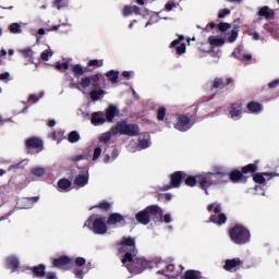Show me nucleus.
<instances>
[{"label": "nucleus", "mask_w": 279, "mask_h": 279, "mask_svg": "<svg viewBox=\"0 0 279 279\" xmlns=\"http://www.w3.org/2000/svg\"><path fill=\"white\" fill-rule=\"evenodd\" d=\"M20 53H22V57L27 59L29 62L34 60V50H31V48L22 49L20 50Z\"/></svg>", "instance_id": "obj_38"}, {"label": "nucleus", "mask_w": 279, "mask_h": 279, "mask_svg": "<svg viewBox=\"0 0 279 279\" xmlns=\"http://www.w3.org/2000/svg\"><path fill=\"white\" fill-rule=\"evenodd\" d=\"M162 216L163 209H161V207H158V205H149L144 210L135 214V220L142 226H147L151 220L161 221Z\"/></svg>", "instance_id": "obj_3"}, {"label": "nucleus", "mask_w": 279, "mask_h": 279, "mask_svg": "<svg viewBox=\"0 0 279 279\" xmlns=\"http://www.w3.org/2000/svg\"><path fill=\"white\" fill-rule=\"evenodd\" d=\"M233 82L234 81L232 80V77H227V78L216 77L214 78V82L210 83V89L222 90L223 88L232 85Z\"/></svg>", "instance_id": "obj_14"}, {"label": "nucleus", "mask_w": 279, "mask_h": 279, "mask_svg": "<svg viewBox=\"0 0 279 279\" xmlns=\"http://www.w3.org/2000/svg\"><path fill=\"white\" fill-rule=\"evenodd\" d=\"M123 17H128L130 15H140V7L137 5H125L123 7Z\"/></svg>", "instance_id": "obj_21"}, {"label": "nucleus", "mask_w": 279, "mask_h": 279, "mask_svg": "<svg viewBox=\"0 0 279 279\" xmlns=\"http://www.w3.org/2000/svg\"><path fill=\"white\" fill-rule=\"evenodd\" d=\"M111 140V136L109 134H102L101 136H99V142L101 143H109V141Z\"/></svg>", "instance_id": "obj_55"}, {"label": "nucleus", "mask_w": 279, "mask_h": 279, "mask_svg": "<svg viewBox=\"0 0 279 279\" xmlns=\"http://www.w3.org/2000/svg\"><path fill=\"white\" fill-rule=\"evenodd\" d=\"M52 267L57 269L68 270L73 267V258L61 256L52 259Z\"/></svg>", "instance_id": "obj_10"}, {"label": "nucleus", "mask_w": 279, "mask_h": 279, "mask_svg": "<svg viewBox=\"0 0 279 279\" xmlns=\"http://www.w3.org/2000/svg\"><path fill=\"white\" fill-rule=\"evenodd\" d=\"M7 265H8V269L14 272L19 268V260L15 257H9L7 260Z\"/></svg>", "instance_id": "obj_33"}, {"label": "nucleus", "mask_w": 279, "mask_h": 279, "mask_svg": "<svg viewBox=\"0 0 279 279\" xmlns=\"http://www.w3.org/2000/svg\"><path fill=\"white\" fill-rule=\"evenodd\" d=\"M140 148L147 149L149 147V141L147 140H141L138 143Z\"/></svg>", "instance_id": "obj_54"}, {"label": "nucleus", "mask_w": 279, "mask_h": 279, "mask_svg": "<svg viewBox=\"0 0 279 279\" xmlns=\"http://www.w3.org/2000/svg\"><path fill=\"white\" fill-rule=\"evenodd\" d=\"M246 109L248 110V112L251 113H258L260 112V110L263 109V106L260 105V102L257 101H251L246 105Z\"/></svg>", "instance_id": "obj_29"}, {"label": "nucleus", "mask_w": 279, "mask_h": 279, "mask_svg": "<svg viewBox=\"0 0 279 279\" xmlns=\"http://www.w3.org/2000/svg\"><path fill=\"white\" fill-rule=\"evenodd\" d=\"M238 28H239V26H234V28L230 33V37H228V43L232 44V43L236 41V38L239 36V29Z\"/></svg>", "instance_id": "obj_40"}, {"label": "nucleus", "mask_w": 279, "mask_h": 279, "mask_svg": "<svg viewBox=\"0 0 279 279\" xmlns=\"http://www.w3.org/2000/svg\"><path fill=\"white\" fill-rule=\"evenodd\" d=\"M194 178L198 180V189H202L204 191L208 190V187L213 185L226 183L223 181L218 180L215 175L207 177L204 174H196L194 175Z\"/></svg>", "instance_id": "obj_8"}, {"label": "nucleus", "mask_w": 279, "mask_h": 279, "mask_svg": "<svg viewBox=\"0 0 279 279\" xmlns=\"http://www.w3.org/2000/svg\"><path fill=\"white\" fill-rule=\"evenodd\" d=\"M89 87H93V89H105L107 88V80L101 73H95L90 76L81 77L78 83H74L73 78H71V82L69 83V88L71 89H85Z\"/></svg>", "instance_id": "obj_2"}, {"label": "nucleus", "mask_w": 279, "mask_h": 279, "mask_svg": "<svg viewBox=\"0 0 279 279\" xmlns=\"http://www.w3.org/2000/svg\"><path fill=\"white\" fill-rule=\"evenodd\" d=\"M28 101L34 102V104L38 102V96L29 95L28 96Z\"/></svg>", "instance_id": "obj_63"}, {"label": "nucleus", "mask_w": 279, "mask_h": 279, "mask_svg": "<svg viewBox=\"0 0 279 279\" xmlns=\"http://www.w3.org/2000/svg\"><path fill=\"white\" fill-rule=\"evenodd\" d=\"M74 265H76V267H83V266H85V258H83V257H76V259H74Z\"/></svg>", "instance_id": "obj_53"}, {"label": "nucleus", "mask_w": 279, "mask_h": 279, "mask_svg": "<svg viewBox=\"0 0 279 279\" xmlns=\"http://www.w3.org/2000/svg\"><path fill=\"white\" fill-rule=\"evenodd\" d=\"M85 159V156L83 155H76L74 157H71V162H78L81 160Z\"/></svg>", "instance_id": "obj_59"}, {"label": "nucleus", "mask_w": 279, "mask_h": 279, "mask_svg": "<svg viewBox=\"0 0 279 279\" xmlns=\"http://www.w3.org/2000/svg\"><path fill=\"white\" fill-rule=\"evenodd\" d=\"M230 28H232L230 23L220 22V24H218V31H220V33L228 32Z\"/></svg>", "instance_id": "obj_45"}, {"label": "nucleus", "mask_w": 279, "mask_h": 279, "mask_svg": "<svg viewBox=\"0 0 279 279\" xmlns=\"http://www.w3.org/2000/svg\"><path fill=\"white\" fill-rule=\"evenodd\" d=\"M31 175H34L36 178H43V175H45V169L44 168H33V169H31Z\"/></svg>", "instance_id": "obj_42"}, {"label": "nucleus", "mask_w": 279, "mask_h": 279, "mask_svg": "<svg viewBox=\"0 0 279 279\" xmlns=\"http://www.w3.org/2000/svg\"><path fill=\"white\" fill-rule=\"evenodd\" d=\"M245 174L247 173L239 172V170H232L230 173H228V178L232 184H236L239 182L246 181Z\"/></svg>", "instance_id": "obj_18"}, {"label": "nucleus", "mask_w": 279, "mask_h": 279, "mask_svg": "<svg viewBox=\"0 0 279 279\" xmlns=\"http://www.w3.org/2000/svg\"><path fill=\"white\" fill-rule=\"evenodd\" d=\"M52 7L57 10H62L66 7V0H54Z\"/></svg>", "instance_id": "obj_46"}, {"label": "nucleus", "mask_w": 279, "mask_h": 279, "mask_svg": "<svg viewBox=\"0 0 279 279\" xmlns=\"http://www.w3.org/2000/svg\"><path fill=\"white\" fill-rule=\"evenodd\" d=\"M109 157H111V159L119 158V149L113 148V150H111V156H109Z\"/></svg>", "instance_id": "obj_61"}, {"label": "nucleus", "mask_w": 279, "mask_h": 279, "mask_svg": "<svg viewBox=\"0 0 279 279\" xmlns=\"http://www.w3.org/2000/svg\"><path fill=\"white\" fill-rule=\"evenodd\" d=\"M54 69H57V70H69V62H57L54 64Z\"/></svg>", "instance_id": "obj_49"}, {"label": "nucleus", "mask_w": 279, "mask_h": 279, "mask_svg": "<svg viewBox=\"0 0 279 279\" xmlns=\"http://www.w3.org/2000/svg\"><path fill=\"white\" fill-rule=\"evenodd\" d=\"M99 209L102 211H109L111 209V204L107 201L99 202V204L93 206V209Z\"/></svg>", "instance_id": "obj_36"}, {"label": "nucleus", "mask_w": 279, "mask_h": 279, "mask_svg": "<svg viewBox=\"0 0 279 279\" xmlns=\"http://www.w3.org/2000/svg\"><path fill=\"white\" fill-rule=\"evenodd\" d=\"M163 223H170V215L166 214L161 216Z\"/></svg>", "instance_id": "obj_64"}, {"label": "nucleus", "mask_w": 279, "mask_h": 279, "mask_svg": "<svg viewBox=\"0 0 279 279\" xmlns=\"http://www.w3.org/2000/svg\"><path fill=\"white\" fill-rule=\"evenodd\" d=\"M182 40H184V36L178 35V39L170 43V46H169V48H175V53L178 56H182L186 51V46L184 44H180V41H182ZM178 45H180V46H178Z\"/></svg>", "instance_id": "obj_17"}, {"label": "nucleus", "mask_w": 279, "mask_h": 279, "mask_svg": "<svg viewBox=\"0 0 279 279\" xmlns=\"http://www.w3.org/2000/svg\"><path fill=\"white\" fill-rule=\"evenodd\" d=\"M166 118V108L160 107L159 110L156 111V121H163Z\"/></svg>", "instance_id": "obj_44"}, {"label": "nucleus", "mask_w": 279, "mask_h": 279, "mask_svg": "<svg viewBox=\"0 0 279 279\" xmlns=\"http://www.w3.org/2000/svg\"><path fill=\"white\" fill-rule=\"evenodd\" d=\"M190 117L180 114L178 116V122L175 123V130L179 132H187L190 130Z\"/></svg>", "instance_id": "obj_15"}, {"label": "nucleus", "mask_w": 279, "mask_h": 279, "mask_svg": "<svg viewBox=\"0 0 279 279\" xmlns=\"http://www.w3.org/2000/svg\"><path fill=\"white\" fill-rule=\"evenodd\" d=\"M50 57H52V50H45L40 53V60H43L44 62H47Z\"/></svg>", "instance_id": "obj_48"}, {"label": "nucleus", "mask_w": 279, "mask_h": 279, "mask_svg": "<svg viewBox=\"0 0 279 279\" xmlns=\"http://www.w3.org/2000/svg\"><path fill=\"white\" fill-rule=\"evenodd\" d=\"M183 182H185V185L194 187L196 184H198V179L195 177H187L186 180H183Z\"/></svg>", "instance_id": "obj_41"}, {"label": "nucleus", "mask_w": 279, "mask_h": 279, "mask_svg": "<svg viewBox=\"0 0 279 279\" xmlns=\"http://www.w3.org/2000/svg\"><path fill=\"white\" fill-rule=\"evenodd\" d=\"M25 146L28 151H43V141L39 137H28L25 142Z\"/></svg>", "instance_id": "obj_11"}, {"label": "nucleus", "mask_w": 279, "mask_h": 279, "mask_svg": "<svg viewBox=\"0 0 279 279\" xmlns=\"http://www.w3.org/2000/svg\"><path fill=\"white\" fill-rule=\"evenodd\" d=\"M173 9H175V2L168 1V3H166V5H165L166 12H171V11H173Z\"/></svg>", "instance_id": "obj_51"}, {"label": "nucleus", "mask_w": 279, "mask_h": 279, "mask_svg": "<svg viewBox=\"0 0 279 279\" xmlns=\"http://www.w3.org/2000/svg\"><path fill=\"white\" fill-rule=\"evenodd\" d=\"M119 254H123L121 264L125 265L128 271L133 275H138L148 268H151L153 263L143 257H135L137 248L135 247V239L122 238L119 243ZM128 264V265H126Z\"/></svg>", "instance_id": "obj_1"}, {"label": "nucleus", "mask_w": 279, "mask_h": 279, "mask_svg": "<svg viewBox=\"0 0 279 279\" xmlns=\"http://www.w3.org/2000/svg\"><path fill=\"white\" fill-rule=\"evenodd\" d=\"M113 133L121 134L123 136L136 137L140 135V126L135 123H128V121L123 120L116 122Z\"/></svg>", "instance_id": "obj_5"}, {"label": "nucleus", "mask_w": 279, "mask_h": 279, "mask_svg": "<svg viewBox=\"0 0 279 279\" xmlns=\"http://www.w3.org/2000/svg\"><path fill=\"white\" fill-rule=\"evenodd\" d=\"M105 223L109 225V227H113V226L124 227L125 217L119 213H111L109 214V217H107V222Z\"/></svg>", "instance_id": "obj_13"}, {"label": "nucleus", "mask_w": 279, "mask_h": 279, "mask_svg": "<svg viewBox=\"0 0 279 279\" xmlns=\"http://www.w3.org/2000/svg\"><path fill=\"white\" fill-rule=\"evenodd\" d=\"M277 87H279V78H277V80H275V81L268 83V88L275 89V88H277Z\"/></svg>", "instance_id": "obj_57"}, {"label": "nucleus", "mask_w": 279, "mask_h": 279, "mask_svg": "<svg viewBox=\"0 0 279 279\" xmlns=\"http://www.w3.org/2000/svg\"><path fill=\"white\" fill-rule=\"evenodd\" d=\"M208 213L214 211L216 215H210V223H216L218 226H222L228 222V217L225 214L220 213V205L214 207L213 204L207 207Z\"/></svg>", "instance_id": "obj_9"}, {"label": "nucleus", "mask_w": 279, "mask_h": 279, "mask_svg": "<svg viewBox=\"0 0 279 279\" xmlns=\"http://www.w3.org/2000/svg\"><path fill=\"white\" fill-rule=\"evenodd\" d=\"M71 73H74V76L78 78L87 73V68H83L81 64H74L71 66Z\"/></svg>", "instance_id": "obj_26"}, {"label": "nucleus", "mask_w": 279, "mask_h": 279, "mask_svg": "<svg viewBox=\"0 0 279 279\" xmlns=\"http://www.w3.org/2000/svg\"><path fill=\"white\" fill-rule=\"evenodd\" d=\"M106 94L107 92H105V89H93V92H90V100L98 101L99 97Z\"/></svg>", "instance_id": "obj_35"}, {"label": "nucleus", "mask_w": 279, "mask_h": 279, "mask_svg": "<svg viewBox=\"0 0 279 279\" xmlns=\"http://www.w3.org/2000/svg\"><path fill=\"white\" fill-rule=\"evenodd\" d=\"M182 266H180V270H175V265L173 264H168L166 265V270H159L156 271V274L158 275H165L166 277L170 278V279H175L178 277H180V275L182 274Z\"/></svg>", "instance_id": "obj_12"}, {"label": "nucleus", "mask_w": 279, "mask_h": 279, "mask_svg": "<svg viewBox=\"0 0 279 279\" xmlns=\"http://www.w3.org/2000/svg\"><path fill=\"white\" fill-rule=\"evenodd\" d=\"M100 66H101V63L97 59L87 61V68H100Z\"/></svg>", "instance_id": "obj_50"}, {"label": "nucleus", "mask_w": 279, "mask_h": 279, "mask_svg": "<svg viewBox=\"0 0 279 279\" xmlns=\"http://www.w3.org/2000/svg\"><path fill=\"white\" fill-rule=\"evenodd\" d=\"M208 45L211 47H221L225 45V39L223 38H218L216 36H210L208 37Z\"/></svg>", "instance_id": "obj_31"}, {"label": "nucleus", "mask_w": 279, "mask_h": 279, "mask_svg": "<svg viewBox=\"0 0 279 279\" xmlns=\"http://www.w3.org/2000/svg\"><path fill=\"white\" fill-rule=\"evenodd\" d=\"M107 226L109 225L105 222V217L93 219L92 216L90 218H87V220H85V227L90 228V230L95 234H107Z\"/></svg>", "instance_id": "obj_6"}, {"label": "nucleus", "mask_w": 279, "mask_h": 279, "mask_svg": "<svg viewBox=\"0 0 279 279\" xmlns=\"http://www.w3.org/2000/svg\"><path fill=\"white\" fill-rule=\"evenodd\" d=\"M230 117L232 119H239L241 117V104L234 102L230 107Z\"/></svg>", "instance_id": "obj_25"}, {"label": "nucleus", "mask_w": 279, "mask_h": 279, "mask_svg": "<svg viewBox=\"0 0 279 279\" xmlns=\"http://www.w3.org/2000/svg\"><path fill=\"white\" fill-rule=\"evenodd\" d=\"M256 171H258V165L257 163H248V165L244 166L242 168V170L239 172L244 173V174H253V173H256Z\"/></svg>", "instance_id": "obj_27"}, {"label": "nucleus", "mask_w": 279, "mask_h": 279, "mask_svg": "<svg viewBox=\"0 0 279 279\" xmlns=\"http://www.w3.org/2000/svg\"><path fill=\"white\" fill-rule=\"evenodd\" d=\"M241 265H244V262H242L239 258L227 259L225 260V265L222 266V269H225V271L232 272Z\"/></svg>", "instance_id": "obj_16"}, {"label": "nucleus", "mask_w": 279, "mask_h": 279, "mask_svg": "<svg viewBox=\"0 0 279 279\" xmlns=\"http://www.w3.org/2000/svg\"><path fill=\"white\" fill-rule=\"evenodd\" d=\"M100 155H101V148H99V147L95 148V150L93 153V161L97 160Z\"/></svg>", "instance_id": "obj_56"}, {"label": "nucleus", "mask_w": 279, "mask_h": 279, "mask_svg": "<svg viewBox=\"0 0 279 279\" xmlns=\"http://www.w3.org/2000/svg\"><path fill=\"white\" fill-rule=\"evenodd\" d=\"M234 57L240 60V61H251L252 57L251 54L246 53V54H242V56H239V52H233Z\"/></svg>", "instance_id": "obj_47"}, {"label": "nucleus", "mask_w": 279, "mask_h": 279, "mask_svg": "<svg viewBox=\"0 0 279 279\" xmlns=\"http://www.w3.org/2000/svg\"><path fill=\"white\" fill-rule=\"evenodd\" d=\"M45 279H57V276L54 275V272H48V274H45Z\"/></svg>", "instance_id": "obj_62"}, {"label": "nucleus", "mask_w": 279, "mask_h": 279, "mask_svg": "<svg viewBox=\"0 0 279 279\" xmlns=\"http://www.w3.org/2000/svg\"><path fill=\"white\" fill-rule=\"evenodd\" d=\"M258 16L265 20H272L275 16V11L269 10L268 7H263L258 10Z\"/></svg>", "instance_id": "obj_22"}, {"label": "nucleus", "mask_w": 279, "mask_h": 279, "mask_svg": "<svg viewBox=\"0 0 279 279\" xmlns=\"http://www.w3.org/2000/svg\"><path fill=\"white\" fill-rule=\"evenodd\" d=\"M106 122H109L107 121V117L101 116L100 112H93L90 118V123H93V125L97 126L105 124Z\"/></svg>", "instance_id": "obj_19"}, {"label": "nucleus", "mask_w": 279, "mask_h": 279, "mask_svg": "<svg viewBox=\"0 0 279 279\" xmlns=\"http://www.w3.org/2000/svg\"><path fill=\"white\" fill-rule=\"evenodd\" d=\"M117 114H119V109H117V106L109 105V107L107 108V113L102 114V117H106L107 122L111 123Z\"/></svg>", "instance_id": "obj_20"}, {"label": "nucleus", "mask_w": 279, "mask_h": 279, "mask_svg": "<svg viewBox=\"0 0 279 279\" xmlns=\"http://www.w3.org/2000/svg\"><path fill=\"white\" fill-rule=\"evenodd\" d=\"M10 78V72H4L0 74V82L8 81Z\"/></svg>", "instance_id": "obj_60"}, {"label": "nucleus", "mask_w": 279, "mask_h": 279, "mask_svg": "<svg viewBox=\"0 0 279 279\" xmlns=\"http://www.w3.org/2000/svg\"><path fill=\"white\" fill-rule=\"evenodd\" d=\"M272 173H256L253 174V182L256 184H264L265 183V178L264 177H269Z\"/></svg>", "instance_id": "obj_34"}, {"label": "nucleus", "mask_w": 279, "mask_h": 279, "mask_svg": "<svg viewBox=\"0 0 279 279\" xmlns=\"http://www.w3.org/2000/svg\"><path fill=\"white\" fill-rule=\"evenodd\" d=\"M57 187L66 191L71 187V181H69V179H59V181H57Z\"/></svg>", "instance_id": "obj_32"}, {"label": "nucleus", "mask_w": 279, "mask_h": 279, "mask_svg": "<svg viewBox=\"0 0 279 279\" xmlns=\"http://www.w3.org/2000/svg\"><path fill=\"white\" fill-rule=\"evenodd\" d=\"M62 136H64V132H62V131L52 132V138H54V141H59V138Z\"/></svg>", "instance_id": "obj_58"}, {"label": "nucleus", "mask_w": 279, "mask_h": 279, "mask_svg": "<svg viewBox=\"0 0 279 279\" xmlns=\"http://www.w3.org/2000/svg\"><path fill=\"white\" fill-rule=\"evenodd\" d=\"M33 272H34V275H35L36 277L43 278V276L46 275V274H45V265L40 264V265L34 267Z\"/></svg>", "instance_id": "obj_39"}, {"label": "nucleus", "mask_w": 279, "mask_h": 279, "mask_svg": "<svg viewBox=\"0 0 279 279\" xmlns=\"http://www.w3.org/2000/svg\"><path fill=\"white\" fill-rule=\"evenodd\" d=\"M102 76L107 77L111 84L119 83V71L111 70V71L102 74Z\"/></svg>", "instance_id": "obj_28"}, {"label": "nucleus", "mask_w": 279, "mask_h": 279, "mask_svg": "<svg viewBox=\"0 0 279 279\" xmlns=\"http://www.w3.org/2000/svg\"><path fill=\"white\" fill-rule=\"evenodd\" d=\"M228 234L230 235V241L236 245H244L251 240V232L242 225H234L230 228Z\"/></svg>", "instance_id": "obj_4"}, {"label": "nucleus", "mask_w": 279, "mask_h": 279, "mask_svg": "<svg viewBox=\"0 0 279 279\" xmlns=\"http://www.w3.org/2000/svg\"><path fill=\"white\" fill-rule=\"evenodd\" d=\"M10 33L12 34H22V26L19 23L10 24Z\"/></svg>", "instance_id": "obj_43"}, {"label": "nucleus", "mask_w": 279, "mask_h": 279, "mask_svg": "<svg viewBox=\"0 0 279 279\" xmlns=\"http://www.w3.org/2000/svg\"><path fill=\"white\" fill-rule=\"evenodd\" d=\"M182 279H202V272L198 270H187L185 275L182 276Z\"/></svg>", "instance_id": "obj_30"}, {"label": "nucleus", "mask_w": 279, "mask_h": 279, "mask_svg": "<svg viewBox=\"0 0 279 279\" xmlns=\"http://www.w3.org/2000/svg\"><path fill=\"white\" fill-rule=\"evenodd\" d=\"M204 177H207V178H210V177H216L217 180L221 181V182H230V179L228 178V173H225V172H216V173H204L202 174Z\"/></svg>", "instance_id": "obj_23"}, {"label": "nucleus", "mask_w": 279, "mask_h": 279, "mask_svg": "<svg viewBox=\"0 0 279 279\" xmlns=\"http://www.w3.org/2000/svg\"><path fill=\"white\" fill-rule=\"evenodd\" d=\"M66 140L69 141V143L74 144L81 140V135H78V132L76 131H71L69 132Z\"/></svg>", "instance_id": "obj_37"}, {"label": "nucleus", "mask_w": 279, "mask_h": 279, "mask_svg": "<svg viewBox=\"0 0 279 279\" xmlns=\"http://www.w3.org/2000/svg\"><path fill=\"white\" fill-rule=\"evenodd\" d=\"M87 180H88L87 172H85L83 174H78L74 179V185H76L78 187H84L85 185H87Z\"/></svg>", "instance_id": "obj_24"}, {"label": "nucleus", "mask_w": 279, "mask_h": 279, "mask_svg": "<svg viewBox=\"0 0 279 279\" xmlns=\"http://www.w3.org/2000/svg\"><path fill=\"white\" fill-rule=\"evenodd\" d=\"M228 15H230V9H222L218 13V19H225Z\"/></svg>", "instance_id": "obj_52"}, {"label": "nucleus", "mask_w": 279, "mask_h": 279, "mask_svg": "<svg viewBox=\"0 0 279 279\" xmlns=\"http://www.w3.org/2000/svg\"><path fill=\"white\" fill-rule=\"evenodd\" d=\"M187 178H194V175H190L184 171H175L173 174H170V184L163 185V191H169L172 189H179L183 181Z\"/></svg>", "instance_id": "obj_7"}]
</instances>
